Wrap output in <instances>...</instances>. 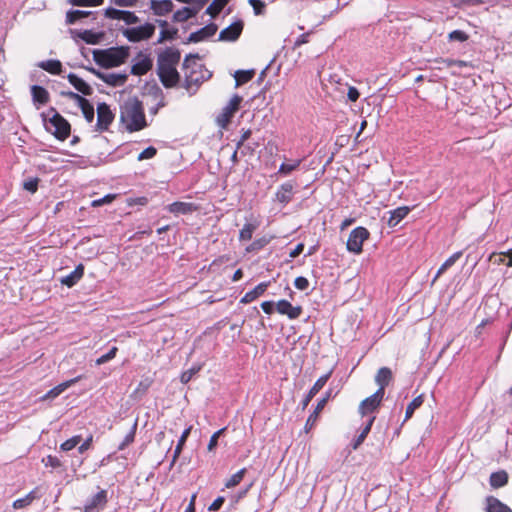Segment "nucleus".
Returning <instances> with one entry per match:
<instances>
[{
    "label": "nucleus",
    "mask_w": 512,
    "mask_h": 512,
    "mask_svg": "<svg viewBox=\"0 0 512 512\" xmlns=\"http://www.w3.org/2000/svg\"><path fill=\"white\" fill-rule=\"evenodd\" d=\"M128 56L129 48L125 46L93 51L94 61L103 68L118 67L125 63Z\"/></svg>",
    "instance_id": "20e7f679"
},
{
    "label": "nucleus",
    "mask_w": 512,
    "mask_h": 512,
    "mask_svg": "<svg viewBox=\"0 0 512 512\" xmlns=\"http://www.w3.org/2000/svg\"><path fill=\"white\" fill-rule=\"evenodd\" d=\"M174 4L172 0H151L150 8L153 13L158 16H164L173 10Z\"/></svg>",
    "instance_id": "b1692460"
},
{
    "label": "nucleus",
    "mask_w": 512,
    "mask_h": 512,
    "mask_svg": "<svg viewBox=\"0 0 512 512\" xmlns=\"http://www.w3.org/2000/svg\"><path fill=\"white\" fill-rule=\"evenodd\" d=\"M152 383H153V380L151 378H146L144 380H141L139 382L138 386L133 391L132 395L135 397L143 396L144 394H146V392L148 391V389L150 388Z\"/></svg>",
    "instance_id": "09e8293b"
},
{
    "label": "nucleus",
    "mask_w": 512,
    "mask_h": 512,
    "mask_svg": "<svg viewBox=\"0 0 512 512\" xmlns=\"http://www.w3.org/2000/svg\"><path fill=\"white\" fill-rule=\"evenodd\" d=\"M217 30H218V26L215 23H209L206 26L202 27L201 29H199L195 32H192L189 35L187 42L188 43H198V42L204 41V40L208 39L209 37H212L213 35H215Z\"/></svg>",
    "instance_id": "f3484780"
},
{
    "label": "nucleus",
    "mask_w": 512,
    "mask_h": 512,
    "mask_svg": "<svg viewBox=\"0 0 512 512\" xmlns=\"http://www.w3.org/2000/svg\"><path fill=\"white\" fill-rule=\"evenodd\" d=\"M198 54H188L182 63L184 72L183 87L189 94H194L199 86L210 77V72L199 62Z\"/></svg>",
    "instance_id": "7ed1b4c3"
},
{
    "label": "nucleus",
    "mask_w": 512,
    "mask_h": 512,
    "mask_svg": "<svg viewBox=\"0 0 512 512\" xmlns=\"http://www.w3.org/2000/svg\"><path fill=\"white\" fill-rule=\"evenodd\" d=\"M294 195V185L292 182H286L280 185V187L277 189V192L275 194L276 200L286 205L288 204Z\"/></svg>",
    "instance_id": "412c9836"
},
{
    "label": "nucleus",
    "mask_w": 512,
    "mask_h": 512,
    "mask_svg": "<svg viewBox=\"0 0 512 512\" xmlns=\"http://www.w3.org/2000/svg\"><path fill=\"white\" fill-rule=\"evenodd\" d=\"M243 98L235 94L229 103L222 109V112L216 117V124L221 129H227L235 113L239 110Z\"/></svg>",
    "instance_id": "423d86ee"
},
{
    "label": "nucleus",
    "mask_w": 512,
    "mask_h": 512,
    "mask_svg": "<svg viewBox=\"0 0 512 512\" xmlns=\"http://www.w3.org/2000/svg\"><path fill=\"white\" fill-rule=\"evenodd\" d=\"M228 2L229 0H213L212 3L207 7L206 13L211 17H216Z\"/></svg>",
    "instance_id": "79ce46f5"
},
{
    "label": "nucleus",
    "mask_w": 512,
    "mask_h": 512,
    "mask_svg": "<svg viewBox=\"0 0 512 512\" xmlns=\"http://www.w3.org/2000/svg\"><path fill=\"white\" fill-rule=\"evenodd\" d=\"M424 403V395L420 394L415 397L407 406L405 412V421L410 419L414 414L415 410L422 406Z\"/></svg>",
    "instance_id": "58836bf2"
},
{
    "label": "nucleus",
    "mask_w": 512,
    "mask_h": 512,
    "mask_svg": "<svg viewBox=\"0 0 512 512\" xmlns=\"http://www.w3.org/2000/svg\"><path fill=\"white\" fill-rule=\"evenodd\" d=\"M197 14V10H194L189 7H183L182 9L177 10L173 15V20L175 22H185L188 19L194 17Z\"/></svg>",
    "instance_id": "e433bc0d"
},
{
    "label": "nucleus",
    "mask_w": 512,
    "mask_h": 512,
    "mask_svg": "<svg viewBox=\"0 0 512 512\" xmlns=\"http://www.w3.org/2000/svg\"><path fill=\"white\" fill-rule=\"evenodd\" d=\"M275 238L274 235H264L262 237H259L255 239L253 242H251L246 248L245 252L250 253H257L261 251L264 247H266L273 239Z\"/></svg>",
    "instance_id": "cd10ccee"
},
{
    "label": "nucleus",
    "mask_w": 512,
    "mask_h": 512,
    "mask_svg": "<svg viewBox=\"0 0 512 512\" xmlns=\"http://www.w3.org/2000/svg\"><path fill=\"white\" fill-rule=\"evenodd\" d=\"M294 285L298 290H306L309 287V281L303 276H299L295 279Z\"/></svg>",
    "instance_id": "338daca9"
},
{
    "label": "nucleus",
    "mask_w": 512,
    "mask_h": 512,
    "mask_svg": "<svg viewBox=\"0 0 512 512\" xmlns=\"http://www.w3.org/2000/svg\"><path fill=\"white\" fill-rule=\"evenodd\" d=\"M411 211V208L408 206H401L392 211H390V217L387 221V225L389 227H395L402 221Z\"/></svg>",
    "instance_id": "a878e982"
},
{
    "label": "nucleus",
    "mask_w": 512,
    "mask_h": 512,
    "mask_svg": "<svg viewBox=\"0 0 512 512\" xmlns=\"http://www.w3.org/2000/svg\"><path fill=\"white\" fill-rule=\"evenodd\" d=\"M136 431H137V421L134 422L129 433L125 436L123 441L119 444V446H118L119 451L124 450L125 448H127L129 445H131L134 442L135 436H136Z\"/></svg>",
    "instance_id": "49530a36"
},
{
    "label": "nucleus",
    "mask_w": 512,
    "mask_h": 512,
    "mask_svg": "<svg viewBox=\"0 0 512 512\" xmlns=\"http://www.w3.org/2000/svg\"><path fill=\"white\" fill-rule=\"evenodd\" d=\"M332 371H329L325 375L319 377L316 382L313 384L311 389L308 391L306 396L302 400V409H306L311 400L316 396V394L325 386L329 378L331 377Z\"/></svg>",
    "instance_id": "a211bd4d"
},
{
    "label": "nucleus",
    "mask_w": 512,
    "mask_h": 512,
    "mask_svg": "<svg viewBox=\"0 0 512 512\" xmlns=\"http://www.w3.org/2000/svg\"><path fill=\"white\" fill-rule=\"evenodd\" d=\"M243 29L244 22L238 19L220 31L218 40L223 42H235L241 36Z\"/></svg>",
    "instance_id": "ddd939ff"
},
{
    "label": "nucleus",
    "mask_w": 512,
    "mask_h": 512,
    "mask_svg": "<svg viewBox=\"0 0 512 512\" xmlns=\"http://www.w3.org/2000/svg\"><path fill=\"white\" fill-rule=\"evenodd\" d=\"M49 112L52 113V116L48 120L50 127H46L47 131L57 140L65 141L71 133L70 123L54 107H51Z\"/></svg>",
    "instance_id": "39448f33"
},
{
    "label": "nucleus",
    "mask_w": 512,
    "mask_h": 512,
    "mask_svg": "<svg viewBox=\"0 0 512 512\" xmlns=\"http://www.w3.org/2000/svg\"><path fill=\"white\" fill-rule=\"evenodd\" d=\"M255 75L254 70H238L236 71L234 77L236 81V85L240 86L243 85L253 79Z\"/></svg>",
    "instance_id": "a19ab883"
},
{
    "label": "nucleus",
    "mask_w": 512,
    "mask_h": 512,
    "mask_svg": "<svg viewBox=\"0 0 512 512\" xmlns=\"http://www.w3.org/2000/svg\"><path fill=\"white\" fill-rule=\"evenodd\" d=\"M91 14H92V12H90V11L71 10V11H68L66 14V22H67V24H74L78 20L88 17Z\"/></svg>",
    "instance_id": "c03bdc74"
},
{
    "label": "nucleus",
    "mask_w": 512,
    "mask_h": 512,
    "mask_svg": "<svg viewBox=\"0 0 512 512\" xmlns=\"http://www.w3.org/2000/svg\"><path fill=\"white\" fill-rule=\"evenodd\" d=\"M74 6L96 7L103 4L104 0H69Z\"/></svg>",
    "instance_id": "864d4df0"
},
{
    "label": "nucleus",
    "mask_w": 512,
    "mask_h": 512,
    "mask_svg": "<svg viewBox=\"0 0 512 512\" xmlns=\"http://www.w3.org/2000/svg\"><path fill=\"white\" fill-rule=\"evenodd\" d=\"M118 348L116 346L112 347L106 354L96 359V365H102L112 359L115 358L117 354Z\"/></svg>",
    "instance_id": "4d7b16f0"
},
{
    "label": "nucleus",
    "mask_w": 512,
    "mask_h": 512,
    "mask_svg": "<svg viewBox=\"0 0 512 512\" xmlns=\"http://www.w3.org/2000/svg\"><path fill=\"white\" fill-rule=\"evenodd\" d=\"M115 118L114 113L111 111L110 106L103 102L97 106V123L96 130L99 132H105L109 129V126L113 123Z\"/></svg>",
    "instance_id": "1a4fd4ad"
},
{
    "label": "nucleus",
    "mask_w": 512,
    "mask_h": 512,
    "mask_svg": "<svg viewBox=\"0 0 512 512\" xmlns=\"http://www.w3.org/2000/svg\"><path fill=\"white\" fill-rule=\"evenodd\" d=\"M462 256V251L455 252L452 254L448 259L445 260V262L440 266L438 269L436 276L434 278V281L440 277L447 269L452 267L458 259Z\"/></svg>",
    "instance_id": "4c0bfd02"
},
{
    "label": "nucleus",
    "mask_w": 512,
    "mask_h": 512,
    "mask_svg": "<svg viewBox=\"0 0 512 512\" xmlns=\"http://www.w3.org/2000/svg\"><path fill=\"white\" fill-rule=\"evenodd\" d=\"M40 497L41 495L39 493V488L36 487L33 490H31L28 494H26L24 497L16 499L13 502L12 507L16 510L26 508L29 505H31L34 500H37Z\"/></svg>",
    "instance_id": "393cba45"
},
{
    "label": "nucleus",
    "mask_w": 512,
    "mask_h": 512,
    "mask_svg": "<svg viewBox=\"0 0 512 512\" xmlns=\"http://www.w3.org/2000/svg\"><path fill=\"white\" fill-rule=\"evenodd\" d=\"M259 225L260 222L258 220L245 223L242 229L239 231V241H250L252 239L253 233L258 229Z\"/></svg>",
    "instance_id": "473e14b6"
},
{
    "label": "nucleus",
    "mask_w": 512,
    "mask_h": 512,
    "mask_svg": "<svg viewBox=\"0 0 512 512\" xmlns=\"http://www.w3.org/2000/svg\"><path fill=\"white\" fill-rule=\"evenodd\" d=\"M392 380V371L388 367H382L378 370L375 376V382L379 386L378 392L385 394V388L389 385Z\"/></svg>",
    "instance_id": "5701e85b"
},
{
    "label": "nucleus",
    "mask_w": 512,
    "mask_h": 512,
    "mask_svg": "<svg viewBox=\"0 0 512 512\" xmlns=\"http://www.w3.org/2000/svg\"><path fill=\"white\" fill-rule=\"evenodd\" d=\"M82 440V437L80 435H75L71 437L70 439L66 440L60 445V449L62 451H70L74 449Z\"/></svg>",
    "instance_id": "3c124183"
},
{
    "label": "nucleus",
    "mask_w": 512,
    "mask_h": 512,
    "mask_svg": "<svg viewBox=\"0 0 512 512\" xmlns=\"http://www.w3.org/2000/svg\"><path fill=\"white\" fill-rule=\"evenodd\" d=\"M270 282H261L257 286H255L252 290L246 292L244 296L240 299L241 304H249L260 296H262L268 289Z\"/></svg>",
    "instance_id": "aec40b11"
},
{
    "label": "nucleus",
    "mask_w": 512,
    "mask_h": 512,
    "mask_svg": "<svg viewBox=\"0 0 512 512\" xmlns=\"http://www.w3.org/2000/svg\"><path fill=\"white\" fill-rule=\"evenodd\" d=\"M434 63H445L446 67L458 66L460 68L468 66V63L464 60H455L450 58H435L433 60Z\"/></svg>",
    "instance_id": "8fccbe9b"
},
{
    "label": "nucleus",
    "mask_w": 512,
    "mask_h": 512,
    "mask_svg": "<svg viewBox=\"0 0 512 512\" xmlns=\"http://www.w3.org/2000/svg\"><path fill=\"white\" fill-rule=\"evenodd\" d=\"M84 275V266L79 264L69 275L61 279V283L67 287H73Z\"/></svg>",
    "instance_id": "7c9ffc66"
},
{
    "label": "nucleus",
    "mask_w": 512,
    "mask_h": 512,
    "mask_svg": "<svg viewBox=\"0 0 512 512\" xmlns=\"http://www.w3.org/2000/svg\"><path fill=\"white\" fill-rule=\"evenodd\" d=\"M125 14H126L125 11L118 10V9H115V8H108L105 11V15L108 18L116 19V20H122L123 15H125Z\"/></svg>",
    "instance_id": "052dcab7"
},
{
    "label": "nucleus",
    "mask_w": 512,
    "mask_h": 512,
    "mask_svg": "<svg viewBox=\"0 0 512 512\" xmlns=\"http://www.w3.org/2000/svg\"><path fill=\"white\" fill-rule=\"evenodd\" d=\"M225 431V428H222L218 431H216L210 438L209 440V443H208V451H213L217 444H218V439L220 437V435Z\"/></svg>",
    "instance_id": "e2e57ef3"
},
{
    "label": "nucleus",
    "mask_w": 512,
    "mask_h": 512,
    "mask_svg": "<svg viewBox=\"0 0 512 512\" xmlns=\"http://www.w3.org/2000/svg\"><path fill=\"white\" fill-rule=\"evenodd\" d=\"M247 470L246 468L240 469L238 472L233 474L225 483L226 488H233L237 486L244 478Z\"/></svg>",
    "instance_id": "de8ad7c7"
},
{
    "label": "nucleus",
    "mask_w": 512,
    "mask_h": 512,
    "mask_svg": "<svg viewBox=\"0 0 512 512\" xmlns=\"http://www.w3.org/2000/svg\"><path fill=\"white\" fill-rule=\"evenodd\" d=\"M276 311L294 320L301 316L303 309L301 306H293L288 300L281 299L276 303Z\"/></svg>",
    "instance_id": "dca6fc26"
},
{
    "label": "nucleus",
    "mask_w": 512,
    "mask_h": 512,
    "mask_svg": "<svg viewBox=\"0 0 512 512\" xmlns=\"http://www.w3.org/2000/svg\"><path fill=\"white\" fill-rule=\"evenodd\" d=\"M115 197L116 196L114 194H108V195L104 196L103 198L93 200L91 203V206L92 207H100L104 204L111 203L115 199Z\"/></svg>",
    "instance_id": "680f3d73"
},
{
    "label": "nucleus",
    "mask_w": 512,
    "mask_h": 512,
    "mask_svg": "<svg viewBox=\"0 0 512 512\" xmlns=\"http://www.w3.org/2000/svg\"><path fill=\"white\" fill-rule=\"evenodd\" d=\"M300 163V160H295L292 163H282L279 167L278 173L282 175H289L299 167Z\"/></svg>",
    "instance_id": "603ef678"
},
{
    "label": "nucleus",
    "mask_w": 512,
    "mask_h": 512,
    "mask_svg": "<svg viewBox=\"0 0 512 512\" xmlns=\"http://www.w3.org/2000/svg\"><path fill=\"white\" fill-rule=\"evenodd\" d=\"M155 32V26L152 23L126 29L123 34L130 42H140L150 39Z\"/></svg>",
    "instance_id": "6e6552de"
},
{
    "label": "nucleus",
    "mask_w": 512,
    "mask_h": 512,
    "mask_svg": "<svg viewBox=\"0 0 512 512\" xmlns=\"http://www.w3.org/2000/svg\"><path fill=\"white\" fill-rule=\"evenodd\" d=\"M88 70L103 82L113 87L124 85L128 79V76L122 73H103L94 68H89Z\"/></svg>",
    "instance_id": "4468645a"
},
{
    "label": "nucleus",
    "mask_w": 512,
    "mask_h": 512,
    "mask_svg": "<svg viewBox=\"0 0 512 512\" xmlns=\"http://www.w3.org/2000/svg\"><path fill=\"white\" fill-rule=\"evenodd\" d=\"M31 95L34 103L45 105L50 100L49 92L42 86L33 85L31 87Z\"/></svg>",
    "instance_id": "c756f323"
},
{
    "label": "nucleus",
    "mask_w": 512,
    "mask_h": 512,
    "mask_svg": "<svg viewBox=\"0 0 512 512\" xmlns=\"http://www.w3.org/2000/svg\"><path fill=\"white\" fill-rule=\"evenodd\" d=\"M191 430H192V426H189L188 428H186L183 432H182V435L180 436V439L178 440V443H177V446L174 450V455H173V463L176 461V459L179 457V455L181 454L182 452V449H183V446L187 440V438L189 437L190 433H191Z\"/></svg>",
    "instance_id": "a18cd8bd"
},
{
    "label": "nucleus",
    "mask_w": 512,
    "mask_h": 512,
    "mask_svg": "<svg viewBox=\"0 0 512 512\" xmlns=\"http://www.w3.org/2000/svg\"><path fill=\"white\" fill-rule=\"evenodd\" d=\"M67 79L69 83L80 93H82L85 96H90L93 93L92 87L86 83L83 79L78 77L74 73H69L67 75Z\"/></svg>",
    "instance_id": "4be33fe9"
},
{
    "label": "nucleus",
    "mask_w": 512,
    "mask_h": 512,
    "mask_svg": "<svg viewBox=\"0 0 512 512\" xmlns=\"http://www.w3.org/2000/svg\"><path fill=\"white\" fill-rule=\"evenodd\" d=\"M180 60L181 52L175 47H167L157 54L156 72L166 89L174 88L180 82L177 70Z\"/></svg>",
    "instance_id": "f257e3e1"
},
{
    "label": "nucleus",
    "mask_w": 512,
    "mask_h": 512,
    "mask_svg": "<svg viewBox=\"0 0 512 512\" xmlns=\"http://www.w3.org/2000/svg\"><path fill=\"white\" fill-rule=\"evenodd\" d=\"M39 181L40 179L37 177L29 178L23 182V188L34 194L38 190Z\"/></svg>",
    "instance_id": "6e6d98bb"
},
{
    "label": "nucleus",
    "mask_w": 512,
    "mask_h": 512,
    "mask_svg": "<svg viewBox=\"0 0 512 512\" xmlns=\"http://www.w3.org/2000/svg\"><path fill=\"white\" fill-rule=\"evenodd\" d=\"M107 491L101 489L84 506V512H100L107 504Z\"/></svg>",
    "instance_id": "2eb2a0df"
},
{
    "label": "nucleus",
    "mask_w": 512,
    "mask_h": 512,
    "mask_svg": "<svg viewBox=\"0 0 512 512\" xmlns=\"http://www.w3.org/2000/svg\"><path fill=\"white\" fill-rule=\"evenodd\" d=\"M61 95L74 100L78 104L87 122L91 123L93 121L94 107L86 98L73 91L61 92Z\"/></svg>",
    "instance_id": "9d476101"
},
{
    "label": "nucleus",
    "mask_w": 512,
    "mask_h": 512,
    "mask_svg": "<svg viewBox=\"0 0 512 512\" xmlns=\"http://www.w3.org/2000/svg\"><path fill=\"white\" fill-rule=\"evenodd\" d=\"M120 122L130 132H137L147 127L142 102L137 97H129L120 106Z\"/></svg>",
    "instance_id": "f03ea898"
},
{
    "label": "nucleus",
    "mask_w": 512,
    "mask_h": 512,
    "mask_svg": "<svg viewBox=\"0 0 512 512\" xmlns=\"http://www.w3.org/2000/svg\"><path fill=\"white\" fill-rule=\"evenodd\" d=\"M469 39V35L462 30H454L448 34L449 41L465 42Z\"/></svg>",
    "instance_id": "5fc2aeb1"
},
{
    "label": "nucleus",
    "mask_w": 512,
    "mask_h": 512,
    "mask_svg": "<svg viewBox=\"0 0 512 512\" xmlns=\"http://www.w3.org/2000/svg\"><path fill=\"white\" fill-rule=\"evenodd\" d=\"M370 237V232L367 228L358 226L354 228L348 237L346 248L349 252L360 254L363 251V243Z\"/></svg>",
    "instance_id": "0eeeda50"
},
{
    "label": "nucleus",
    "mask_w": 512,
    "mask_h": 512,
    "mask_svg": "<svg viewBox=\"0 0 512 512\" xmlns=\"http://www.w3.org/2000/svg\"><path fill=\"white\" fill-rule=\"evenodd\" d=\"M375 421V416L371 417L365 427L362 429L361 433L357 436V438L352 443V448L357 450L360 445L365 441L367 435L370 433L372 425Z\"/></svg>",
    "instance_id": "c9c22d12"
},
{
    "label": "nucleus",
    "mask_w": 512,
    "mask_h": 512,
    "mask_svg": "<svg viewBox=\"0 0 512 512\" xmlns=\"http://www.w3.org/2000/svg\"><path fill=\"white\" fill-rule=\"evenodd\" d=\"M384 398V394L376 391L371 396L365 398L361 403L359 404L358 411L360 415L366 416L369 414H372L375 412L381 405L382 400Z\"/></svg>",
    "instance_id": "f8f14e48"
},
{
    "label": "nucleus",
    "mask_w": 512,
    "mask_h": 512,
    "mask_svg": "<svg viewBox=\"0 0 512 512\" xmlns=\"http://www.w3.org/2000/svg\"><path fill=\"white\" fill-rule=\"evenodd\" d=\"M157 154V149L153 146H149L144 149L137 157L139 161H143L146 159H151Z\"/></svg>",
    "instance_id": "13d9d810"
},
{
    "label": "nucleus",
    "mask_w": 512,
    "mask_h": 512,
    "mask_svg": "<svg viewBox=\"0 0 512 512\" xmlns=\"http://www.w3.org/2000/svg\"><path fill=\"white\" fill-rule=\"evenodd\" d=\"M80 377H76L74 379H71V380H68V381H65L63 383H60L59 385L55 386L54 388H52L51 390H49L44 396H43V400H46V399H53V398H56L57 396H59L62 392H64L67 388H69L71 385L75 384L78 380H79Z\"/></svg>",
    "instance_id": "2f4dec72"
},
{
    "label": "nucleus",
    "mask_w": 512,
    "mask_h": 512,
    "mask_svg": "<svg viewBox=\"0 0 512 512\" xmlns=\"http://www.w3.org/2000/svg\"><path fill=\"white\" fill-rule=\"evenodd\" d=\"M167 209L170 213L175 215H186L196 212L199 207L195 203L175 201L168 205Z\"/></svg>",
    "instance_id": "6ab92c4d"
},
{
    "label": "nucleus",
    "mask_w": 512,
    "mask_h": 512,
    "mask_svg": "<svg viewBox=\"0 0 512 512\" xmlns=\"http://www.w3.org/2000/svg\"><path fill=\"white\" fill-rule=\"evenodd\" d=\"M178 29L176 27H167L161 29L157 44H161L165 41L174 40L177 37Z\"/></svg>",
    "instance_id": "37998d69"
},
{
    "label": "nucleus",
    "mask_w": 512,
    "mask_h": 512,
    "mask_svg": "<svg viewBox=\"0 0 512 512\" xmlns=\"http://www.w3.org/2000/svg\"><path fill=\"white\" fill-rule=\"evenodd\" d=\"M508 480H509L508 473L505 470H499L497 472H493L490 475L489 483L493 489H498V488H502L505 485H507Z\"/></svg>",
    "instance_id": "c85d7f7f"
},
{
    "label": "nucleus",
    "mask_w": 512,
    "mask_h": 512,
    "mask_svg": "<svg viewBox=\"0 0 512 512\" xmlns=\"http://www.w3.org/2000/svg\"><path fill=\"white\" fill-rule=\"evenodd\" d=\"M153 67V60L149 54L139 52L134 58L131 66V74L135 76H143L147 74Z\"/></svg>",
    "instance_id": "9b49d317"
},
{
    "label": "nucleus",
    "mask_w": 512,
    "mask_h": 512,
    "mask_svg": "<svg viewBox=\"0 0 512 512\" xmlns=\"http://www.w3.org/2000/svg\"><path fill=\"white\" fill-rule=\"evenodd\" d=\"M256 15H261L265 10V3L262 0H248Z\"/></svg>",
    "instance_id": "bf43d9fd"
},
{
    "label": "nucleus",
    "mask_w": 512,
    "mask_h": 512,
    "mask_svg": "<svg viewBox=\"0 0 512 512\" xmlns=\"http://www.w3.org/2000/svg\"><path fill=\"white\" fill-rule=\"evenodd\" d=\"M323 409V401H318L314 411L309 415V417L306 420L304 426V430L306 433H308L316 425L319 415Z\"/></svg>",
    "instance_id": "f704fd0d"
},
{
    "label": "nucleus",
    "mask_w": 512,
    "mask_h": 512,
    "mask_svg": "<svg viewBox=\"0 0 512 512\" xmlns=\"http://www.w3.org/2000/svg\"><path fill=\"white\" fill-rule=\"evenodd\" d=\"M486 512H512V509L494 496L486 497Z\"/></svg>",
    "instance_id": "bb28decb"
},
{
    "label": "nucleus",
    "mask_w": 512,
    "mask_h": 512,
    "mask_svg": "<svg viewBox=\"0 0 512 512\" xmlns=\"http://www.w3.org/2000/svg\"><path fill=\"white\" fill-rule=\"evenodd\" d=\"M102 33H95L92 30H84L83 32L79 33V37L85 41L87 44H98L102 38Z\"/></svg>",
    "instance_id": "ea45409f"
},
{
    "label": "nucleus",
    "mask_w": 512,
    "mask_h": 512,
    "mask_svg": "<svg viewBox=\"0 0 512 512\" xmlns=\"http://www.w3.org/2000/svg\"><path fill=\"white\" fill-rule=\"evenodd\" d=\"M38 66L52 75H59L62 72V63L59 60L42 61Z\"/></svg>",
    "instance_id": "72a5a7b5"
},
{
    "label": "nucleus",
    "mask_w": 512,
    "mask_h": 512,
    "mask_svg": "<svg viewBox=\"0 0 512 512\" xmlns=\"http://www.w3.org/2000/svg\"><path fill=\"white\" fill-rule=\"evenodd\" d=\"M505 257H507V256L502 254V252H500V253L492 252L489 256V261H492L496 265H501L504 263L506 264Z\"/></svg>",
    "instance_id": "69168bd1"
},
{
    "label": "nucleus",
    "mask_w": 512,
    "mask_h": 512,
    "mask_svg": "<svg viewBox=\"0 0 512 512\" xmlns=\"http://www.w3.org/2000/svg\"><path fill=\"white\" fill-rule=\"evenodd\" d=\"M199 371V368L195 369V368H192V369H189L187 371H184L182 374H181V377H180V380L182 383L186 384L188 383L192 377Z\"/></svg>",
    "instance_id": "774afa93"
},
{
    "label": "nucleus",
    "mask_w": 512,
    "mask_h": 512,
    "mask_svg": "<svg viewBox=\"0 0 512 512\" xmlns=\"http://www.w3.org/2000/svg\"><path fill=\"white\" fill-rule=\"evenodd\" d=\"M251 135V129L242 130L240 139L236 142L237 150H240L242 147H244V143L251 137Z\"/></svg>",
    "instance_id": "0e129e2a"
}]
</instances>
